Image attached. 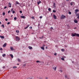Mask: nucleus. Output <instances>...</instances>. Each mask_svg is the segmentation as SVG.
Wrapping results in <instances>:
<instances>
[{
  "label": "nucleus",
  "instance_id": "obj_1",
  "mask_svg": "<svg viewBox=\"0 0 79 79\" xmlns=\"http://www.w3.org/2000/svg\"><path fill=\"white\" fill-rule=\"evenodd\" d=\"M64 18H66V16L64 15H62L61 19H64Z\"/></svg>",
  "mask_w": 79,
  "mask_h": 79
},
{
  "label": "nucleus",
  "instance_id": "obj_2",
  "mask_svg": "<svg viewBox=\"0 0 79 79\" xmlns=\"http://www.w3.org/2000/svg\"><path fill=\"white\" fill-rule=\"evenodd\" d=\"M16 40H17V41H19L20 39L18 37L16 36Z\"/></svg>",
  "mask_w": 79,
  "mask_h": 79
},
{
  "label": "nucleus",
  "instance_id": "obj_3",
  "mask_svg": "<svg viewBox=\"0 0 79 79\" xmlns=\"http://www.w3.org/2000/svg\"><path fill=\"white\" fill-rule=\"evenodd\" d=\"M53 18L55 19H57V18H56V16L55 15H53Z\"/></svg>",
  "mask_w": 79,
  "mask_h": 79
},
{
  "label": "nucleus",
  "instance_id": "obj_4",
  "mask_svg": "<svg viewBox=\"0 0 79 79\" xmlns=\"http://www.w3.org/2000/svg\"><path fill=\"white\" fill-rule=\"evenodd\" d=\"M8 6L9 7V8H11V3H10V2L9 3Z\"/></svg>",
  "mask_w": 79,
  "mask_h": 79
},
{
  "label": "nucleus",
  "instance_id": "obj_5",
  "mask_svg": "<svg viewBox=\"0 0 79 79\" xmlns=\"http://www.w3.org/2000/svg\"><path fill=\"white\" fill-rule=\"evenodd\" d=\"M52 69H54V71H56V67H55V68L54 67H52Z\"/></svg>",
  "mask_w": 79,
  "mask_h": 79
},
{
  "label": "nucleus",
  "instance_id": "obj_6",
  "mask_svg": "<svg viewBox=\"0 0 79 79\" xmlns=\"http://www.w3.org/2000/svg\"><path fill=\"white\" fill-rule=\"evenodd\" d=\"M74 2H70V5H71V6H73V5H74Z\"/></svg>",
  "mask_w": 79,
  "mask_h": 79
},
{
  "label": "nucleus",
  "instance_id": "obj_7",
  "mask_svg": "<svg viewBox=\"0 0 79 79\" xmlns=\"http://www.w3.org/2000/svg\"><path fill=\"white\" fill-rule=\"evenodd\" d=\"M6 46V43H5L3 45V47H5Z\"/></svg>",
  "mask_w": 79,
  "mask_h": 79
},
{
  "label": "nucleus",
  "instance_id": "obj_8",
  "mask_svg": "<svg viewBox=\"0 0 79 79\" xmlns=\"http://www.w3.org/2000/svg\"><path fill=\"white\" fill-rule=\"evenodd\" d=\"M72 35L73 37H75L76 35V34H72Z\"/></svg>",
  "mask_w": 79,
  "mask_h": 79
},
{
  "label": "nucleus",
  "instance_id": "obj_9",
  "mask_svg": "<svg viewBox=\"0 0 79 79\" xmlns=\"http://www.w3.org/2000/svg\"><path fill=\"white\" fill-rule=\"evenodd\" d=\"M37 3L38 5H39V4H40V3H41V1L40 0L38 2H37Z\"/></svg>",
  "mask_w": 79,
  "mask_h": 79
},
{
  "label": "nucleus",
  "instance_id": "obj_10",
  "mask_svg": "<svg viewBox=\"0 0 79 79\" xmlns=\"http://www.w3.org/2000/svg\"><path fill=\"white\" fill-rule=\"evenodd\" d=\"M74 22L75 23H77L78 21L77 20H76L75 19L74 20Z\"/></svg>",
  "mask_w": 79,
  "mask_h": 79
},
{
  "label": "nucleus",
  "instance_id": "obj_11",
  "mask_svg": "<svg viewBox=\"0 0 79 79\" xmlns=\"http://www.w3.org/2000/svg\"><path fill=\"white\" fill-rule=\"evenodd\" d=\"M0 37H1V39H4L5 38V37H4L3 36H1L0 35Z\"/></svg>",
  "mask_w": 79,
  "mask_h": 79
},
{
  "label": "nucleus",
  "instance_id": "obj_12",
  "mask_svg": "<svg viewBox=\"0 0 79 79\" xmlns=\"http://www.w3.org/2000/svg\"><path fill=\"white\" fill-rule=\"evenodd\" d=\"M21 18H23V19H25L26 18V17L24 16H21Z\"/></svg>",
  "mask_w": 79,
  "mask_h": 79
},
{
  "label": "nucleus",
  "instance_id": "obj_13",
  "mask_svg": "<svg viewBox=\"0 0 79 79\" xmlns=\"http://www.w3.org/2000/svg\"><path fill=\"white\" fill-rule=\"evenodd\" d=\"M10 49L11 50H14V49H13V48L12 47H10Z\"/></svg>",
  "mask_w": 79,
  "mask_h": 79
},
{
  "label": "nucleus",
  "instance_id": "obj_14",
  "mask_svg": "<svg viewBox=\"0 0 79 79\" xmlns=\"http://www.w3.org/2000/svg\"><path fill=\"white\" fill-rule=\"evenodd\" d=\"M16 3L17 5H19L20 4L18 1H16Z\"/></svg>",
  "mask_w": 79,
  "mask_h": 79
},
{
  "label": "nucleus",
  "instance_id": "obj_15",
  "mask_svg": "<svg viewBox=\"0 0 79 79\" xmlns=\"http://www.w3.org/2000/svg\"><path fill=\"white\" fill-rule=\"evenodd\" d=\"M28 48L29 49H32V47H31V46H29L28 47Z\"/></svg>",
  "mask_w": 79,
  "mask_h": 79
},
{
  "label": "nucleus",
  "instance_id": "obj_16",
  "mask_svg": "<svg viewBox=\"0 0 79 79\" xmlns=\"http://www.w3.org/2000/svg\"><path fill=\"white\" fill-rule=\"evenodd\" d=\"M79 10L78 9H76L75 10V12H78L79 11Z\"/></svg>",
  "mask_w": 79,
  "mask_h": 79
},
{
  "label": "nucleus",
  "instance_id": "obj_17",
  "mask_svg": "<svg viewBox=\"0 0 79 79\" xmlns=\"http://www.w3.org/2000/svg\"><path fill=\"white\" fill-rule=\"evenodd\" d=\"M55 5H56V4L55 3H53V6L54 7H55Z\"/></svg>",
  "mask_w": 79,
  "mask_h": 79
},
{
  "label": "nucleus",
  "instance_id": "obj_18",
  "mask_svg": "<svg viewBox=\"0 0 79 79\" xmlns=\"http://www.w3.org/2000/svg\"><path fill=\"white\" fill-rule=\"evenodd\" d=\"M10 56L12 58H13V55L12 54H10Z\"/></svg>",
  "mask_w": 79,
  "mask_h": 79
},
{
  "label": "nucleus",
  "instance_id": "obj_19",
  "mask_svg": "<svg viewBox=\"0 0 79 79\" xmlns=\"http://www.w3.org/2000/svg\"><path fill=\"white\" fill-rule=\"evenodd\" d=\"M6 56V54H3L2 55V56L3 57H4V56Z\"/></svg>",
  "mask_w": 79,
  "mask_h": 79
},
{
  "label": "nucleus",
  "instance_id": "obj_20",
  "mask_svg": "<svg viewBox=\"0 0 79 79\" xmlns=\"http://www.w3.org/2000/svg\"><path fill=\"white\" fill-rule=\"evenodd\" d=\"M61 50L62 52H64V49H62Z\"/></svg>",
  "mask_w": 79,
  "mask_h": 79
},
{
  "label": "nucleus",
  "instance_id": "obj_21",
  "mask_svg": "<svg viewBox=\"0 0 79 79\" xmlns=\"http://www.w3.org/2000/svg\"><path fill=\"white\" fill-rule=\"evenodd\" d=\"M76 35H77V37H79V34H76Z\"/></svg>",
  "mask_w": 79,
  "mask_h": 79
},
{
  "label": "nucleus",
  "instance_id": "obj_22",
  "mask_svg": "<svg viewBox=\"0 0 79 79\" xmlns=\"http://www.w3.org/2000/svg\"><path fill=\"white\" fill-rule=\"evenodd\" d=\"M16 32H17V33H19V30H16Z\"/></svg>",
  "mask_w": 79,
  "mask_h": 79
},
{
  "label": "nucleus",
  "instance_id": "obj_23",
  "mask_svg": "<svg viewBox=\"0 0 79 79\" xmlns=\"http://www.w3.org/2000/svg\"><path fill=\"white\" fill-rule=\"evenodd\" d=\"M14 19H15V20H16V19H17V18H16V17H15L14 18Z\"/></svg>",
  "mask_w": 79,
  "mask_h": 79
},
{
  "label": "nucleus",
  "instance_id": "obj_24",
  "mask_svg": "<svg viewBox=\"0 0 79 79\" xmlns=\"http://www.w3.org/2000/svg\"><path fill=\"white\" fill-rule=\"evenodd\" d=\"M31 18L33 19H35V18H34V16H32Z\"/></svg>",
  "mask_w": 79,
  "mask_h": 79
},
{
  "label": "nucleus",
  "instance_id": "obj_25",
  "mask_svg": "<svg viewBox=\"0 0 79 79\" xmlns=\"http://www.w3.org/2000/svg\"><path fill=\"white\" fill-rule=\"evenodd\" d=\"M48 10L49 11H51V8H49L48 9Z\"/></svg>",
  "mask_w": 79,
  "mask_h": 79
},
{
  "label": "nucleus",
  "instance_id": "obj_26",
  "mask_svg": "<svg viewBox=\"0 0 79 79\" xmlns=\"http://www.w3.org/2000/svg\"><path fill=\"white\" fill-rule=\"evenodd\" d=\"M41 48L42 50H44V47H41Z\"/></svg>",
  "mask_w": 79,
  "mask_h": 79
},
{
  "label": "nucleus",
  "instance_id": "obj_27",
  "mask_svg": "<svg viewBox=\"0 0 79 79\" xmlns=\"http://www.w3.org/2000/svg\"><path fill=\"white\" fill-rule=\"evenodd\" d=\"M69 15H71V12L70 11L69 12Z\"/></svg>",
  "mask_w": 79,
  "mask_h": 79
},
{
  "label": "nucleus",
  "instance_id": "obj_28",
  "mask_svg": "<svg viewBox=\"0 0 79 79\" xmlns=\"http://www.w3.org/2000/svg\"><path fill=\"white\" fill-rule=\"evenodd\" d=\"M36 63H41V62L39 60H38L36 61Z\"/></svg>",
  "mask_w": 79,
  "mask_h": 79
},
{
  "label": "nucleus",
  "instance_id": "obj_29",
  "mask_svg": "<svg viewBox=\"0 0 79 79\" xmlns=\"http://www.w3.org/2000/svg\"><path fill=\"white\" fill-rule=\"evenodd\" d=\"M2 26L3 28H4L5 27V26H4V25H3V24H2Z\"/></svg>",
  "mask_w": 79,
  "mask_h": 79
},
{
  "label": "nucleus",
  "instance_id": "obj_30",
  "mask_svg": "<svg viewBox=\"0 0 79 79\" xmlns=\"http://www.w3.org/2000/svg\"><path fill=\"white\" fill-rule=\"evenodd\" d=\"M18 60L19 62H20V60L19 59H18Z\"/></svg>",
  "mask_w": 79,
  "mask_h": 79
},
{
  "label": "nucleus",
  "instance_id": "obj_31",
  "mask_svg": "<svg viewBox=\"0 0 79 79\" xmlns=\"http://www.w3.org/2000/svg\"><path fill=\"white\" fill-rule=\"evenodd\" d=\"M44 38V36H42V37H39V39H43Z\"/></svg>",
  "mask_w": 79,
  "mask_h": 79
},
{
  "label": "nucleus",
  "instance_id": "obj_32",
  "mask_svg": "<svg viewBox=\"0 0 79 79\" xmlns=\"http://www.w3.org/2000/svg\"><path fill=\"white\" fill-rule=\"evenodd\" d=\"M52 12H53V13H55V12H56V10H53L52 11Z\"/></svg>",
  "mask_w": 79,
  "mask_h": 79
},
{
  "label": "nucleus",
  "instance_id": "obj_33",
  "mask_svg": "<svg viewBox=\"0 0 79 79\" xmlns=\"http://www.w3.org/2000/svg\"><path fill=\"white\" fill-rule=\"evenodd\" d=\"M3 16H5V13L3 12Z\"/></svg>",
  "mask_w": 79,
  "mask_h": 79
},
{
  "label": "nucleus",
  "instance_id": "obj_34",
  "mask_svg": "<svg viewBox=\"0 0 79 79\" xmlns=\"http://www.w3.org/2000/svg\"><path fill=\"white\" fill-rule=\"evenodd\" d=\"M13 68H17V67L14 66V67H13Z\"/></svg>",
  "mask_w": 79,
  "mask_h": 79
},
{
  "label": "nucleus",
  "instance_id": "obj_35",
  "mask_svg": "<svg viewBox=\"0 0 79 79\" xmlns=\"http://www.w3.org/2000/svg\"><path fill=\"white\" fill-rule=\"evenodd\" d=\"M61 59L62 60H64V59L63 58H61Z\"/></svg>",
  "mask_w": 79,
  "mask_h": 79
},
{
  "label": "nucleus",
  "instance_id": "obj_36",
  "mask_svg": "<svg viewBox=\"0 0 79 79\" xmlns=\"http://www.w3.org/2000/svg\"><path fill=\"white\" fill-rule=\"evenodd\" d=\"M56 55H57V54L56 53H55L54 54V55H55V56H56Z\"/></svg>",
  "mask_w": 79,
  "mask_h": 79
},
{
  "label": "nucleus",
  "instance_id": "obj_37",
  "mask_svg": "<svg viewBox=\"0 0 79 79\" xmlns=\"http://www.w3.org/2000/svg\"><path fill=\"white\" fill-rule=\"evenodd\" d=\"M15 13V11H14V10H13L12 11V13L14 14V13Z\"/></svg>",
  "mask_w": 79,
  "mask_h": 79
},
{
  "label": "nucleus",
  "instance_id": "obj_38",
  "mask_svg": "<svg viewBox=\"0 0 79 79\" xmlns=\"http://www.w3.org/2000/svg\"><path fill=\"white\" fill-rule=\"evenodd\" d=\"M64 77H66V78H67V77H68L67 76V75H65Z\"/></svg>",
  "mask_w": 79,
  "mask_h": 79
},
{
  "label": "nucleus",
  "instance_id": "obj_39",
  "mask_svg": "<svg viewBox=\"0 0 79 79\" xmlns=\"http://www.w3.org/2000/svg\"><path fill=\"white\" fill-rule=\"evenodd\" d=\"M40 19H42V16H40Z\"/></svg>",
  "mask_w": 79,
  "mask_h": 79
},
{
  "label": "nucleus",
  "instance_id": "obj_40",
  "mask_svg": "<svg viewBox=\"0 0 79 79\" xmlns=\"http://www.w3.org/2000/svg\"><path fill=\"white\" fill-rule=\"evenodd\" d=\"M10 12H11V11L9 10V11H8V13H10Z\"/></svg>",
  "mask_w": 79,
  "mask_h": 79
},
{
  "label": "nucleus",
  "instance_id": "obj_41",
  "mask_svg": "<svg viewBox=\"0 0 79 79\" xmlns=\"http://www.w3.org/2000/svg\"><path fill=\"white\" fill-rule=\"evenodd\" d=\"M76 16H79V14H76Z\"/></svg>",
  "mask_w": 79,
  "mask_h": 79
},
{
  "label": "nucleus",
  "instance_id": "obj_42",
  "mask_svg": "<svg viewBox=\"0 0 79 79\" xmlns=\"http://www.w3.org/2000/svg\"><path fill=\"white\" fill-rule=\"evenodd\" d=\"M7 24H10V22H8V23H7Z\"/></svg>",
  "mask_w": 79,
  "mask_h": 79
},
{
  "label": "nucleus",
  "instance_id": "obj_43",
  "mask_svg": "<svg viewBox=\"0 0 79 79\" xmlns=\"http://www.w3.org/2000/svg\"><path fill=\"white\" fill-rule=\"evenodd\" d=\"M27 28H28V27H27L25 28V29H26Z\"/></svg>",
  "mask_w": 79,
  "mask_h": 79
},
{
  "label": "nucleus",
  "instance_id": "obj_44",
  "mask_svg": "<svg viewBox=\"0 0 79 79\" xmlns=\"http://www.w3.org/2000/svg\"><path fill=\"white\" fill-rule=\"evenodd\" d=\"M20 13H22L23 12H22V11H20Z\"/></svg>",
  "mask_w": 79,
  "mask_h": 79
},
{
  "label": "nucleus",
  "instance_id": "obj_45",
  "mask_svg": "<svg viewBox=\"0 0 79 79\" xmlns=\"http://www.w3.org/2000/svg\"><path fill=\"white\" fill-rule=\"evenodd\" d=\"M5 20L6 21H8V19H5Z\"/></svg>",
  "mask_w": 79,
  "mask_h": 79
},
{
  "label": "nucleus",
  "instance_id": "obj_46",
  "mask_svg": "<svg viewBox=\"0 0 79 79\" xmlns=\"http://www.w3.org/2000/svg\"><path fill=\"white\" fill-rule=\"evenodd\" d=\"M30 27V29H32V27Z\"/></svg>",
  "mask_w": 79,
  "mask_h": 79
},
{
  "label": "nucleus",
  "instance_id": "obj_47",
  "mask_svg": "<svg viewBox=\"0 0 79 79\" xmlns=\"http://www.w3.org/2000/svg\"><path fill=\"white\" fill-rule=\"evenodd\" d=\"M6 8H7V7L6 6H5L4 8V9H5Z\"/></svg>",
  "mask_w": 79,
  "mask_h": 79
},
{
  "label": "nucleus",
  "instance_id": "obj_48",
  "mask_svg": "<svg viewBox=\"0 0 79 79\" xmlns=\"http://www.w3.org/2000/svg\"><path fill=\"white\" fill-rule=\"evenodd\" d=\"M13 11V8H12L11 9V11Z\"/></svg>",
  "mask_w": 79,
  "mask_h": 79
},
{
  "label": "nucleus",
  "instance_id": "obj_49",
  "mask_svg": "<svg viewBox=\"0 0 79 79\" xmlns=\"http://www.w3.org/2000/svg\"><path fill=\"white\" fill-rule=\"evenodd\" d=\"M2 48H0V50H2Z\"/></svg>",
  "mask_w": 79,
  "mask_h": 79
},
{
  "label": "nucleus",
  "instance_id": "obj_50",
  "mask_svg": "<svg viewBox=\"0 0 79 79\" xmlns=\"http://www.w3.org/2000/svg\"><path fill=\"white\" fill-rule=\"evenodd\" d=\"M23 66H26V64H23Z\"/></svg>",
  "mask_w": 79,
  "mask_h": 79
},
{
  "label": "nucleus",
  "instance_id": "obj_51",
  "mask_svg": "<svg viewBox=\"0 0 79 79\" xmlns=\"http://www.w3.org/2000/svg\"><path fill=\"white\" fill-rule=\"evenodd\" d=\"M29 26H30V25H27V27H29Z\"/></svg>",
  "mask_w": 79,
  "mask_h": 79
},
{
  "label": "nucleus",
  "instance_id": "obj_52",
  "mask_svg": "<svg viewBox=\"0 0 79 79\" xmlns=\"http://www.w3.org/2000/svg\"><path fill=\"white\" fill-rule=\"evenodd\" d=\"M60 72H61V73H62V70H60Z\"/></svg>",
  "mask_w": 79,
  "mask_h": 79
},
{
  "label": "nucleus",
  "instance_id": "obj_53",
  "mask_svg": "<svg viewBox=\"0 0 79 79\" xmlns=\"http://www.w3.org/2000/svg\"><path fill=\"white\" fill-rule=\"evenodd\" d=\"M77 18H78V19H79V16H78Z\"/></svg>",
  "mask_w": 79,
  "mask_h": 79
},
{
  "label": "nucleus",
  "instance_id": "obj_54",
  "mask_svg": "<svg viewBox=\"0 0 79 79\" xmlns=\"http://www.w3.org/2000/svg\"><path fill=\"white\" fill-rule=\"evenodd\" d=\"M45 79H48V77H45Z\"/></svg>",
  "mask_w": 79,
  "mask_h": 79
},
{
  "label": "nucleus",
  "instance_id": "obj_55",
  "mask_svg": "<svg viewBox=\"0 0 79 79\" xmlns=\"http://www.w3.org/2000/svg\"><path fill=\"white\" fill-rule=\"evenodd\" d=\"M45 44L43 45V47H45Z\"/></svg>",
  "mask_w": 79,
  "mask_h": 79
},
{
  "label": "nucleus",
  "instance_id": "obj_56",
  "mask_svg": "<svg viewBox=\"0 0 79 79\" xmlns=\"http://www.w3.org/2000/svg\"><path fill=\"white\" fill-rule=\"evenodd\" d=\"M2 68H3L4 69L5 68V66H4Z\"/></svg>",
  "mask_w": 79,
  "mask_h": 79
},
{
  "label": "nucleus",
  "instance_id": "obj_57",
  "mask_svg": "<svg viewBox=\"0 0 79 79\" xmlns=\"http://www.w3.org/2000/svg\"><path fill=\"white\" fill-rule=\"evenodd\" d=\"M2 24V22H1L0 21V24Z\"/></svg>",
  "mask_w": 79,
  "mask_h": 79
},
{
  "label": "nucleus",
  "instance_id": "obj_58",
  "mask_svg": "<svg viewBox=\"0 0 79 79\" xmlns=\"http://www.w3.org/2000/svg\"><path fill=\"white\" fill-rule=\"evenodd\" d=\"M51 29H53V27H51Z\"/></svg>",
  "mask_w": 79,
  "mask_h": 79
},
{
  "label": "nucleus",
  "instance_id": "obj_59",
  "mask_svg": "<svg viewBox=\"0 0 79 79\" xmlns=\"http://www.w3.org/2000/svg\"><path fill=\"white\" fill-rule=\"evenodd\" d=\"M76 28H77L76 27H75V28H74V29H76Z\"/></svg>",
  "mask_w": 79,
  "mask_h": 79
},
{
  "label": "nucleus",
  "instance_id": "obj_60",
  "mask_svg": "<svg viewBox=\"0 0 79 79\" xmlns=\"http://www.w3.org/2000/svg\"><path fill=\"white\" fill-rule=\"evenodd\" d=\"M69 0H66V1H69Z\"/></svg>",
  "mask_w": 79,
  "mask_h": 79
},
{
  "label": "nucleus",
  "instance_id": "obj_61",
  "mask_svg": "<svg viewBox=\"0 0 79 79\" xmlns=\"http://www.w3.org/2000/svg\"><path fill=\"white\" fill-rule=\"evenodd\" d=\"M17 65H19V64H18Z\"/></svg>",
  "mask_w": 79,
  "mask_h": 79
},
{
  "label": "nucleus",
  "instance_id": "obj_62",
  "mask_svg": "<svg viewBox=\"0 0 79 79\" xmlns=\"http://www.w3.org/2000/svg\"><path fill=\"white\" fill-rule=\"evenodd\" d=\"M46 48H47V47H46Z\"/></svg>",
  "mask_w": 79,
  "mask_h": 79
},
{
  "label": "nucleus",
  "instance_id": "obj_63",
  "mask_svg": "<svg viewBox=\"0 0 79 79\" xmlns=\"http://www.w3.org/2000/svg\"><path fill=\"white\" fill-rule=\"evenodd\" d=\"M1 32V30H0V32Z\"/></svg>",
  "mask_w": 79,
  "mask_h": 79
},
{
  "label": "nucleus",
  "instance_id": "obj_64",
  "mask_svg": "<svg viewBox=\"0 0 79 79\" xmlns=\"http://www.w3.org/2000/svg\"><path fill=\"white\" fill-rule=\"evenodd\" d=\"M65 47H66V46H65Z\"/></svg>",
  "mask_w": 79,
  "mask_h": 79
}]
</instances>
